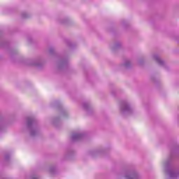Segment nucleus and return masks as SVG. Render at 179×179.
<instances>
[{
  "label": "nucleus",
  "instance_id": "1",
  "mask_svg": "<svg viewBox=\"0 0 179 179\" xmlns=\"http://www.w3.org/2000/svg\"><path fill=\"white\" fill-rule=\"evenodd\" d=\"M27 127L29 131L31 136H36L38 135L39 129L38 125H37V120L33 117H29L27 118Z\"/></svg>",
  "mask_w": 179,
  "mask_h": 179
},
{
  "label": "nucleus",
  "instance_id": "2",
  "mask_svg": "<svg viewBox=\"0 0 179 179\" xmlns=\"http://www.w3.org/2000/svg\"><path fill=\"white\" fill-rule=\"evenodd\" d=\"M120 110L123 115H129L134 113V107L128 101H122L120 104Z\"/></svg>",
  "mask_w": 179,
  "mask_h": 179
},
{
  "label": "nucleus",
  "instance_id": "3",
  "mask_svg": "<svg viewBox=\"0 0 179 179\" xmlns=\"http://www.w3.org/2000/svg\"><path fill=\"white\" fill-rule=\"evenodd\" d=\"M83 138H85V133L83 131L74 132L71 135V141H73V142L82 141Z\"/></svg>",
  "mask_w": 179,
  "mask_h": 179
},
{
  "label": "nucleus",
  "instance_id": "4",
  "mask_svg": "<svg viewBox=\"0 0 179 179\" xmlns=\"http://www.w3.org/2000/svg\"><path fill=\"white\" fill-rule=\"evenodd\" d=\"M152 58L153 59H155V61L158 64V65H159L160 66H166V62H164L163 61V59H162V58H160V56H159V55L157 54H154L152 55Z\"/></svg>",
  "mask_w": 179,
  "mask_h": 179
},
{
  "label": "nucleus",
  "instance_id": "5",
  "mask_svg": "<svg viewBox=\"0 0 179 179\" xmlns=\"http://www.w3.org/2000/svg\"><path fill=\"white\" fill-rule=\"evenodd\" d=\"M29 65H31L32 66H37V68H40L41 65H43V63L41 62V60L39 59L31 60L29 63Z\"/></svg>",
  "mask_w": 179,
  "mask_h": 179
},
{
  "label": "nucleus",
  "instance_id": "6",
  "mask_svg": "<svg viewBox=\"0 0 179 179\" xmlns=\"http://www.w3.org/2000/svg\"><path fill=\"white\" fill-rule=\"evenodd\" d=\"M66 66H68V57H63L59 64V67L60 69L66 68Z\"/></svg>",
  "mask_w": 179,
  "mask_h": 179
},
{
  "label": "nucleus",
  "instance_id": "7",
  "mask_svg": "<svg viewBox=\"0 0 179 179\" xmlns=\"http://www.w3.org/2000/svg\"><path fill=\"white\" fill-rule=\"evenodd\" d=\"M122 45L121 42H117L113 44V45L111 47L112 50L114 51V50H117V48H120V47Z\"/></svg>",
  "mask_w": 179,
  "mask_h": 179
},
{
  "label": "nucleus",
  "instance_id": "8",
  "mask_svg": "<svg viewBox=\"0 0 179 179\" xmlns=\"http://www.w3.org/2000/svg\"><path fill=\"white\" fill-rule=\"evenodd\" d=\"M83 107L84 110H86L87 111H88V110L90 108V103H89V102H84L83 103Z\"/></svg>",
  "mask_w": 179,
  "mask_h": 179
},
{
  "label": "nucleus",
  "instance_id": "9",
  "mask_svg": "<svg viewBox=\"0 0 179 179\" xmlns=\"http://www.w3.org/2000/svg\"><path fill=\"white\" fill-rule=\"evenodd\" d=\"M123 66H124V68H129L131 66V61L125 60L124 62Z\"/></svg>",
  "mask_w": 179,
  "mask_h": 179
},
{
  "label": "nucleus",
  "instance_id": "10",
  "mask_svg": "<svg viewBox=\"0 0 179 179\" xmlns=\"http://www.w3.org/2000/svg\"><path fill=\"white\" fill-rule=\"evenodd\" d=\"M57 171V168L54 166H52L49 168V172L50 174H54Z\"/></svg>",
  "mask_w": 179,
  "mask_h": 179
},
{
  "label": "nucleus",
  "instance_id": "11",
  "mask_svg": "<svg viewBox=\"0 0 179 179\" xmlns=\"http://www.w3.org/2000/svg\"><path fill=\"white\" fill-rule=\"evenodd\" d=\"M61 114L63 117H66V115H68V113L66 112V110L65 109H62Z\"/></svg>",
  "mask_w": 179,
  "mask_h": 179
},
{
  "label": "nucleus",
  "instance_id": "12",
  "mask_svg": "<svg viewBox=\"0 0 179 179\" xmlns=\"http://www.w3.org/2000/svg\"><path fill=\"white\" fill-rule=\"evenodd\" d=\"M54 51H55L54 48H50L49 49V52H50V54L54 53Z\"/></svg>",
  "mask_w": 179,
  "mask_h": 179
},
{
  "label": "nucleus",
  "instance_id": "13",
  "mask_svg": "<svg viewBox=\"0 0 179 179\" xmlns=\"http://www.w3.org/2000/svg\"><path fill=\"white\" fill-rule=\"evenodd\" d=\"M99 150L94 151V152H92V156H94V153H99Z\"/></svg>",
  "mask_w": 179,
  "mask_h": 179
},
{
  "label": "nucleus",
  "instance_id": "14",
  "mask_svg": "<svg viewBox=\"0 0 179 179\" xmlns=\"http://www.w3.org/2000/svg\"><path fill=\"white\" fill-rule=\"evenodd\" d=\"M59 122V120H55L54 121V124H55V125H57V122Z\"/></svg>",
  "mask_w": 179,
  "mask_h": 179
},
{
  "label": "nucleus",
  "instance_id": "15",
  "mask_svg": "<svg viewBox=\"0 0 179 179\" xmlns=\"http://www.w3.org/2000/svg\"><path fill=\"white\" fill-rule=\"evenodd\" d=\"M55 106H58V104H59V102H58V101H56L55 102Z\"/></svg>",
  "mask_w": 179,
  "mask_h": 179
},
{
  "label": "nucleus",
  "instance_id": "16",
  "mask_svg": "<svg viewBox=\"0 0 179 179\" xmlns=\"http://www.w3.org/2000/svg\"><path fill=\"white\" fill-rule=\"evenodd\" d=\"M3 129V127L0 126V131H1V132H2Z\"/></svg>",
  "mask_w": 179,
  "mask_h": 179
},
{
  "label": "nucleus",
  "instance_id": "17",
  "mask_svg": "<svg viewBox=\"0 0 179 179\" xmlns=\"http://www.w3.org/2000/svg\"><path fill=\"white\" fill-rule=\"evenodd\" d=\"M23 17H26V15H23Z\"/></svg>",
  "mask_w": 179,
  "mask_h": 179
},
{
  "label": "nucleus",
  "instance_id": "18",
  "mask_svg": "<svg viewBox=\"0 0 179 179\" xmlns=\"http://www.w3.org/2000/svg\"><path fill=\"white\" fill-rule=\"evenodd\" d=\"M33 179H37V178H32Z\"/></svg>",
  "mask_w": 179,
  "mask_h": 179
}]
</instances>
